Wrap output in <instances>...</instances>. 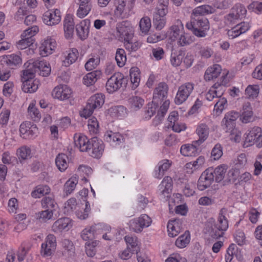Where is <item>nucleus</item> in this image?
<instances>
[{
    "mask_svg": "<svg viewBox=\"0 0 262 262\" xmlns=\"http://www.w3.org/2000/svg\"><path fill=\"white\" fill-rule=\"evenodd\" d=\"M186 27L196 36L204 37L207 35L206 31L209 29V24L204 16L191 14L190 21L186 24Z\"/></svg>",
    "mask_w": 262,
    "mask_h": 262,
    "instance_id": "f257e3e1",
    "label": "nucleus"
},
{
    "mask_svg": "<svg viewBox=\"0 0 262 262\" xmlns=\"http://www.w3.org/2000/svg\"><path fill=\"white\" fill-rule=\"evenodd\" d=\"M227 213L226 208H223L221 209L217 221L212 226L210 231V235L212 238L217 239L222 237L228 228V221L225 216Z\"/></svg>",
    "mask_w": 262,
    "mask_h": 262,
    "instance_id": "f03ea898",
    "label": "nucleus"
},
{
    "mask_svg": "<svg viewBox=\"0 0 262 262\" xmlns=\"http://www.w3.org/2000/svg\"><path fill=\"white\" fill-rule=\"evenodd\" d=\"M104 102V96L102 94H96L89 99L86 106L80 113L81 117L85 118L90 116L94 110L100 107Z\"/></svg>",
    "mask_w": 262,
    "mask_h": 262,
    "instance_id": "7ed1b4c3",
    "label": "nucleus"
},
{
    "mask_svg": "<svg viewBox=\"0 0 262 262\" xmlns=\"http://www.w3.org/2000/svg\"><path fill=\"white\" fill-rule=\"evenodd\" d=\"M127 80L124 75L119 72L114 73L109 78L106 83V89L108 93H113L122 86H125Z\"/></svg>",
    "mask_w": 262,
    "mask_h": 262,
    "instance_id": "20e7f679",
    "label": "nucleus"
},
{
    "mask_svg": "<svg viewBox=\"0 0 262 262\" xmlns=\"http://www.w3.org/2000/svg\"><path fill=\"white\" fill-rule=\"evenodd\" d=\"M33 74L30 71H24L21 89L24 92L34 93L38 89L39 81L33 79Z\"/></svg>",
    "mask_w": 262,
    "mask_h": 262,
    "instance_id": "39448f33",
    "label": "nucleus"
},
{
    "mask_svg": "<svg viewBox=\"0 0 262 262\" xmlns=\"http://www.w3.org/2000/svg\"><path fill=\"white\" fill-rule=\"evenodd\" d=\"M194 85L192 82H186L178 88L174 98V102L180 105L185 102L194 90Z\"/></svg>",
    "mask_w": 262,
    "mask_h": 262,
    "instance_id": "423d86ee",
    "label": "nucleus"
},
{
    "mask_svg": "<svg viewBox=\"0 0 262 262\" xmlns=\"http://www.w3.org/2000/svg\"><path fill=\"white\" fill-rule=\"evenodd\" d=\"M117 30L119 40L124 42L133 39L134 30L129 21H123L118 23Z\"/></svg>",
    "mask_w": 262,
    "mask_h": 262,
    "instance_id": "0eeeda50",
    "label": "nucleus"
},
{
    "mask_svg": "<svg viewBox=\"0 0 262 262\" xmlns=\"http://www.w3.org/2000/svg\"><path fill=\"white\" fill-rule=\"evenodd\" d=\"M168 86L165 82H160L155 88L154 94L153 98L154 102L163 104L165 101H168L170 104L169 100H168Z\"/></svg>",
    "mask_w": 262,
    "mask_h": 262,
    "instance_id": "6e6552de",
    "label": "nucleus"
},
{
    "mask_svg": "<svg viewBox=\"0 0 262 262\" xmlns=\"http://www.w3.org/2000/svg\"><path fill=\"white\" fill-rule=\"evenodd\" d=\"M56 237L53 234L48 235L41 244V255L44 257L52 255L56 249Z\"/></svg>",
    "mask_w": 262,
    "mask_h": 262,
    "instance_id": "1a4fd4ad",
    "label": "nucleus"
},
{
    "mask_svg": "<svg viewBox=\"0 0 262 262\" xmlns=\"http://www.w3.org/2000/svg\"><path fill=\"white\" fill-rule=\"evenodd\" d=\"M212 167L206 169L201 175L198 181V188L203 191L209 187L214 180V175L212 174Z\"/></svg>",
    "mask_w": 262,
    "mask_h": 262,
    "instance_id": "9d476101",
    "label": "nucleus"
},
{
    "mask_svg": "<svg viewBox=\"0 0 262 262\" xmlns=\"http://www.w3.org/2000/svg\"><path fill=\"white\" fill-rule=\"evenodd\" d=\"M20 136L24 139H31L36 136L38 128L36 125H31L30 122L23 123L19 127Z\"/></svg>",
    "mask_w": 262,
    "mask_h": 262,
    "instance_id": "9b49d317",
    "label": "nucleus"
},
{
    "mask_svg": "<svg viewBox=\"0 0 262 262\" xmlns=\"http://www.w3.org/2000/svg\"><path fill=\"white\" fill-rule=\"evenodd\" d=\"M45 24L48 26H53L58 24L61 20L60 12L56 9L50 10L46 12L42 16Z\"/></svg>",
    "mask_w": 262,
    "mask_h": 262,
    "instance_id": "f8f14e48",
    "label": "nucleus"
},
{
    "mask_svg": "<svg viewBox=\"0 0 262 262\" xmlns=\"http://www.w3.org/2000/svg\"><path fill=\"white\" fill-rule=\"evenodd\" d=\"M72 94L71 89L67 85L63 84L56 86L52 92V95L55 98L62 101L69 99Z\"/></svg>",
    "mask_w": 262,
    "mask_h": 262,
    "instance_id": "ddd939ff",
    "label": "nucleus"
},
{
    "mask_svg": "<svg viewBox=\"0 0 262 262\" xmlns=\"http://www.w3.org/2000/svg\"><path fill=\"white\" fill-rule=\"evenodd\" d=\"M56 45L54 39L47 37L39 47L40 55L42 57H46L51 54L55 50Z\"/></svg>",
    "mask_w": 262,
    "mask_h": 262,
    "instance_id": "4468645a",
    "label": "nucleus"
},
{
    "mask_svg": "<svg viewBox=\"0 0 262 262\" xmlns=\"http://www.w3.org/2000/svg\"><path fill=\"white\" fill-rule=\"evenodd\" d=\"M260 133H261L260 127L255 126L249 129L248 132L245 134L246 137L243 143L244 147H248L254 144L256 138L259 137Z\"/></svg>",
    "mask_w": 262,
    "mask_h": 262,
    "instance_id": "2eb2a0df",
    "label": "nucleus"
},
{
    "mask_svg": "<svg viewBox=\"0 0 262 262\" xmlns=\"http://www.w3.org/2000/svg\"><path fill=\"white\" fill-rule=\"evenodd\" d=\"M75 145L82 152H86L91 150V139L90 140L84 135H75L74 136Z\"/></svg>",
    "mask_w": 262,
    "mask_h": 262,
    "instance_id": "dca6fc26",
    "label": "nucleus"
},
{
    "mask_svg": "<svg viewBox=\"0 0 262 262\" xmlns=\"http://www.w3.org/2000/svg\"><path fill=\"white\" fill-rule=\"evenodd\" d=\"M71 220L68 217H62L55 221L52 226V230L55 233L68 231L72 227Z\"/></svg>",
    "mask_w": 262,
    "mask_h": 262,
    "instance_id": "f3484780",
    "label": "nucleus"
},
{
    "mask_svg": "<svg viewBox=\"0 0 262 262\" xmlns=\"http://www.w3.org/2000/svg\"><path fill=\"white\" fill-rule=\"evenodd\" d=\"M91 154L90 155L95 158H100L104 150V144L102 140L97 137L91 138Z\"/></svg>",
    "mask_w": 262,
    "mask_h": 262,
    "instance_id": "a211bd4d",
    "label": "nucleus"
},
{
    "mask_svg": "<svg viewBox=\"0 0 262 262\" xmlns=\"http://www.w3.org/2000/svg\"><path fill=\"white\" fill-rule=\"evenodd\" d=\"M194 51L203 59H207L213 55V49L207 46L203 45L201 43H196L193 46Z\"/></svg>",
    "mask_w": 262,
    "mask_h": 262,
    "instance_id": "6ab92c4d",
    "label": "nucleus"
},
{
    "mask_svg": "<svg viewBox=\"0 0 262 262\" xmlns=\"http://www.w3.org/2000/svg\"><path fill=\"white\" fill-rule=\"evenodd\" d=\"M239 117V120L244 123L250 122L254 120L253 113L249 102H245L243 104L241 114Z\"/></svg>",
    "mask_w": 262,
    "mask_h": 262,
    "instance_id": "aec40b11",
    "label": "nucleus"
},
{
    "mask_svg": "<svg viewBox=\"0 0 262 262\" xmlns=\"http://www.w3.org/2000/svg\"><path fill=\"white\" fill-rule=\"evenodd\" d=\"M172 181L170 177H165L159 186V192L162 198L168 197L172 190Z\"/></svg>",
    "mask_w": 262,
    "mask_h": 262,
    "instance_id": "412c9836",
    "label": "nucleus"
},
{
    "mask_svg": "<svg viewBox=\"0 0 262 262\" xmlns=\"http://www.w3.org/2000/svg\"><path fill=\"white\" fill-rule=\"evenodd\" d=\"M90 23V19H85L76 26L77 34L82 40L85 39L88 37Z\"/></svg>",
    "mask_w": 262,
    "mask_h": 262,
    "instance_id": "4be33fe9",
    "label": "nucleus"
},
{
    "mask_svg": "<svg viewBox=\"0 0 262 262\" xmlns=\"http://www.w3.org/2000/svg\"><path fill=\"white\" fill-rule=\"evenodd\" d=\"M195 132L199 138L194 141V143L200 145L208 137L209 128L205 123H200L197 126Z\"/></svg>",
    "mask_w": 262,
    "mask_h": 262,
    "instance_id": "5701e85b",
    "label": "nucleus"
},
{
    "mask_svg": "<svg viewBox=\"0 0 262 262\" xmlns=\"http://www.w3.org/2000/svg\"><path fill=\"white\" fill-rule=\"evenodd\" d=\"M222 71L221 66L219 64H213L207 68L204 74V79L207 81L213 80L217 78Z\"/></svg>",
    "mask_w": 262,
    "mask_h": 262,
    "instance_id": "b1692460",
    "label": "nucleus"
},
{
    "mask_svg": "<svg viewBox=\"0 0 262 262\" xmlns=\"http://www.w3.org/2000/svg\"><path fill=\"white\" fill-rule=\"evenodd\" d=\"M28 68L26 70L30 71L34 75L35 73L39 74L42 68H44L43 65L45 66L47 65L48 62L43 60L41 61L32 59L28 61Z\"/></svg>",
    "mask_w": 262,
    "mask_h": 262,
    "instance_id": "393cba45",
    "label": "nucleus"
},
{
    "mask_svg": "<svg viewBox=\"0 0 262 262\" xmlns=\"http://www.w3.org/2000/svg\"><path fill=\"white\" fill-rule=\"evenodd\" d=\"M63 28L66 38L72 37L74 29V23L72 16L68 14L65 17L63 20Z\"/></svg>",
    "mask_w": 262,
    "mask_h": 262,
    "instance_id": "a878e982",
    "label": "nucleus"
},
{
    "mask_svg": "<svg viewBox=\"0 0 262 262\" xmlns=\"http://www.w3.org/2000/svg\"><path fill=\"white\" fill-rule=\"evenodd\" d=\"M227 77V74H223L221 77V81L220 82L215 83L212 86V88L214 89V91L216 94V98L222 97V96L225 92V86L228 82Z\"/></svg>",
    "mask_w": 262,
    "mask_h": 262,
    "instance_id": "bb28decb",
    "label": "nucleus"
},
{
    "mask_svg": "<svg viewBox=\"0 0 262 262\" xmlns=\"http://www.w3.org/2000/svg\"><path fill=\"white\" fill-rule=\"evenodd\" d=\"M167 231L170 237H175L181 231L180 222L178 220H171L167 224Z\"/></svg>",
    "mask_w": 262,
    "mask_h": 262,
    "instance_id": "cd10ccee",
    "label": "nucleus"
},
{
    "mask_svg": "<svg viewBox=\"0 0 262 262\" xmlns=\"http://www.w3.org/2000/svg\"><path fill=\"white\" fill-rule=\"evenodd\" d=\"M227 166L225 164L220 165L217 166L215 169L212 168V174L214 175V179L217 183L220 182L225 177L227 172Z\"/></svg>",
    "mask_w": 262,
    "mask_h": 262,
    "instance_id": "c85d7f7f",
    "label": "nucleus"
},
{
    "mask_svg": "<svg viewBox=\"0 0 262 262\" xmlns=\"http://www.w3.org/2000/svg\"><path fill=\"white\" fill-rule=\"evenodd\" d=\"M101 75V72L100 71H94L92 72L88 73L83 78V83L90 86L95 83L98 79L100 78Z\"/></svg>",
    "mask_w": 262,
    "mask_h": 262,
    "instance_id": "c756f323",
    "label": "nucleus"
},
{
    "mask_svg": "<svg viewBox=\"0 0 262 262\" xmlns=\"http://www.w3.org/2000/svg\"><path fill=\"white\" fill-rule=\"evenodd\" d=\"M168 108L169 102L168 101H165L163 104L161 105L157 116L153 120V124L155 126H157L162 122Z\"/></svg>",
    "mask_w": 262,
    "mask_h": 262,
    "instance_id": "7c9ffc66",
    "label": "nucleus"
},
{
    "mask_svg": "<svg viewBox=\"0 0 262 262\" xmlns=\"http://www.w3.org/2000/svg\"><path fill=\"white\" fill-rule=\"evenodd\" d=\"M183 25L181 21L178 22V25L171 27L168 37L172 41L177 40L183 32Z\"/></svg>",
    "mask_w": 262,
    "mask_h": 262,
    "instance_id": "2f4dec72",
    "label": "nucleus"
},
{
    "mask_svg": "<svg viewBox=\"0 0 262 262\" xmlns=\"http://www.w3.org/2000/svg\"><path fill=\"white\" fill-rule=\"evenodd\" d=\"M171 165V162L168 160H163L158 163V169L155 171L156 178L161 179L164 175V172L169 169Z\"/></svg>",
    "mask_w": 262,
    "mask_h": 262,
    "instance_id": "473e14b6",
    "label": "nucleus"
},
{
    "mask_svg": "<svg viewBox=\"0 0 262 262\" xmlns=\"http://www.w3.org/2000/svg\"><path fill=\"white\" fill-rule=\"evenodd\" d=\"M215 9L213 7L210 5H204L199 6L194 9L191 14L199 15L200 16H204L205 15L212 14L214 13Z\"/></svg>",
    "mask_w": 262,
    "mask_h": 262,
    "instance_id": "72a5a7b5",
    "label": "nucleus"
},
{
    "mask_svg": "<svg viewBox=\"0 0 262 262\" xmlns=\"http://www.w3.org/2000/svg\"><path fill=\"white\" fill-rule=\"evenodd\" d=\"M198 146V144L194 143V141L191 145H183L181 147L180 152L184 156H194L197 152Z\"/></svg>",
    "mask_w": 262,
    "mask_h": 262,
    "instance_id": "f704fd0d",
    "label": "nucleus"
},
{
    "mask_svg": "<svg viewBox=\"0 0 262 262\" xmlns=\"http://www.w3.org/2000/svg\"><path fill=\"white\" fill-rule=\"evenodd\" d=\"M216 98L217 100L214 105L213 111L215 114L219 116L223 113L224 110L227 108L228 103L226 98L225 97Z\"/></svg>",
    "mask_w": 262,
    "mask_h": 262,
    "instance_id": "c9c22d12",
    "label": "nucleus"
},
{
    "mask_svg": "<svg viewBox=\"0 0 262 262\" xmlns=\"http://www.w3.org/2000/svg\"><path fill=\"white\" fill-rule=\"evenodd\" d=\"M78 178L77 175H74L70 178L64 185V191L67 195L71 194L75 189L78 183Z\"/></svg>",
    "mask_w": 262,
    "mask_h": 262,
    "instance_id": "e433bc0d",
    "label": "nucleus"
},
{
    "mask_svg": "<svg viewBox=\"0 0 262 262\" xmlns=\"http://www.w3.org/2000/svg\"><path fill=\"white\" fill-rule=\"evenodd\" d=\"M68 156L64 154H59L57 156L55 163L60 171H64L67 168L68 166Z\"/></svg>",
    "mask_w": 262,
    "mask_h": 262,
    "instance_id": "4c0bfd02",
    "label": "nucleus"
},
{
    "mask_svg": "<svg viewBox=\"0 0 262 262\" xmlns=\"http://www.w3.org/2000/svg\"><path fill=\"white\" fill-rule=\"evenodd\" d=\"M5 61L7 64L12 69L21 63V57L17 54H11L6 56Z\"/></svg>",
    "mask_w": 262,
    "mask_h": 262,
    "instance_id": "58836bf2",
    "label": "nucleus"
},
{
    "mask_svg": "<svg viewBox=\"0 0 262 262\" xmlns=\"http://www.w3.org/2000/svg\"><path fill=\"white\" fill-rule=\"evenodd\" d=\"M130 79L133 84L132 89H135L138 87L140 81V73L138 68L134 67L130 69Z\"/></svg>",
    "mask_w": 262,
    "mask_h": 262,
    "instance_id": "ea45409f",
    "label": "nucleus"
},
{
    "mask_svg": "<svg viewBox=\"0 0 262 262\" xmlns=\"http://www.w3.org/2000/svg\"><path fill=\"white\" fill-rule=\"evenodd\" d=\"M116 6L115 14L121 17H125L126 15L125 2L124 0H115Z\"/></svg>",
    "mask_w": 262,
    "mask_h": 262,
    "instance_id": "a19ab883",
    "label": "nucleus"
},
{
    "mask_svg": "<svg viewBox=\"0 0 262 262\" xmlns=\"http://www.w3.org/2000/svg\"><path fill=\"white\" fill-rule=\"evenodd\" d=\"M105 139L107 142H113L119 144L123 140L122 136L118 133H113L112 131H107L104 135Z\"/></svg>",
    "mask_w": 262,
    "mask_h": 262,
    "instance_id": "79ce46f5",
    "label": "nucleus"
},
{
    "mask_svg": "<svg viewBox=\"0 0 262 262\" xmlns=\"http://www.w3.org/2000/svg\"><path fill=\"white\" fill-rule=\"evenodd\" d=\"M124 239L127 244V248L130 249L132 252H135L136 254H138L140 248L138 245L137 238L129 236H125Z\"/></svg>",
    "mask_w": 262,
    "mask_h": 262,
    "instance_id": "37998d69",
    "label": "nucleus"
},
{
    "mask_svg": "<svg viewBox=\"0 0 262 262\" xmlns=\"http://www.w3.org/2000/svg\"><path fill=\"white\" fill-rule=\"evenodd\" d=\"M50 192V188L47 185H39L37 186L31 193V195L34 198H39L41 196L48 194Z\"/></svg>",
    "mask_w": 262,
    "mask_h": 262,
    "instance_id": "c03bdc74",
    "label": "nucleus"
},
{
    "mask_svg": "<svg viewBox=\"0 0 262 262\" xmlns=\"http://www.w3.org/2000/svg\"><path fill=\"white\" fill-rule=\"evenodd\" d=\"M144 101L140 97L132 96L128 99V103L133 111H137L143 105Z\"/></svg>",
    "mask_w": 262,
    "mask_h": 262,
    "instance_id": "a18cd8bd",
    "label": "nucleus"
},
{
    "mask_svg": "<svg viewBox=\"0 0 262 262\" xmlns=\"http://www.w3.org/2000/svg\"><path fill=\"white\" fill-rule=\"evenodd\" d=\"M78 50L75 48L72 49L68 53V56L63 60V64L66 67H68L70 64L74 63L78 57Z\"/></svg>",
    "mask_w": 262,
    "mask_h": 262,
    "instance_id": "49530a36",
    "label": "nucleus"
},
{
    "mask_svg": "<svg viewBox=\"0 0 262 262\" xmlns=\"http://www.w3.org/2000/svg\"><path fill=\"white\" fill-rule=\"evenodd\" d=\"M115 59L118 66L122 67L126 61L125 51L123 49H118L116 51Z\"/></svg>",
    "mask_w": 262,
    "mask_h": 262,
    "instance_id": "de8ad7c7",
    "label": "nucleus"
},
{
    "mask_svg": "<svg viewBox=\"0 0 262 262\" xmlns=\"http://www.w3.org/2000/svg\"><path fill=\"white\" fill-rule=\"evenodd\" d=\"M94 227L84 229L81 232V237L84 241H93L95 238Z\"/></svg>",
    "mask_w": 262,
    "mask_h": 262,
    "instance_id": "09e8293b",
    "label": "nucleus"
},
{
    "mask_svg": "<svg viewBox=\"0 0 262 262\" xmlns=\"http://www.w3.org/2000/svg\"><path fill=\"white\" fill-rule=\"evenodd\" d=\"M190 242V235L186 232L179 236L176 241V245L180 248L185 247Z\"/></svg>",
    "mask_w": 262,
    "mask_h": 262,
    "instance_id": "8fccbe9b",
    "label": "nucleus"
},
{
    "mask_svg": "<svg viewBox=\"0 0 262 262\" xmlns=\"http://www.w3.org/2000/svg\"><path fill=\"white\" fill-rule=\"evenodd\" d=\"M28 112L30 117L34 121H38L40 120L41 114L33 103L30 104L28 108Z\"/></svg>",
    "mask_w": 262,
    "mask_h": 262,
    "instance_id": "3c124183",
    "label": "nucleus"
},
{
    "mask_svg": "<svg viewBox=\"0 0 262 262\" xmlns=\"http://www.w3.org/2000/svg\"><path fill=\"white\" fill-rule=\"evenodd\" d=\"M159 104V103L154 102L153 100L151 103H149L146 107L145 118L148 119H150L156 112Z\"/></svg>",
    "mask_w": 262,
    "mask_h": 262,
    "instance_id": "603ef678",
    "label": "nucleus"
},
{
    "mask_svg": "<svg viewBox=\"0 0 262 262\" xmlns=\"http://www.w3.org/2000/svg\"><path fill=\"white\" fill-rule=\"evenodd\" d=\"M98 241H94L92 242H87L85 243V251L88 256L93 257L96 254V247L98 244Z\"/></svg>",
    "mask_w": 262,
    "mask_h": 262,
    "instance_id": "864d4df0",
    "label": "nucleus"
},
{
    "mask_svg": "<svg viewBox=\"0 0 262 262\" xmlns=\"http://www.w3.org/2000/svg\"><path fill=\"white\" fill-rule=\"evenodd\" d=\"M231 10L241 19L245 17L247 13V10L246 9L245 7L241 4H235L232 8Z\"/></svg>",
    "mask_w": 262,
    "mask_h": 262,
    "instance_id": "5fc2aeb1",
    "label": "nucleus"
},
{
    "mask_svg": "<svg viewBox=\"0 0 262 262\" xmlns=\"http://www.w3.org/2000/svg\"><path fill=\"white\" fill-rule=\"evenodd\" d=\"M139 26L141 32L147 34L151 27L150 18L147 16L142 18L140 21Z\"/></svg>",
    "mask_w": 262,
    "mask_h": 262,
    "instance_id": "6e6d98bb",
    "label": "nucleus"
},
{
    "mask_svg": "<svg viewBox=\"0 0 262 262\" xmlns=\"http://www.w3.org/2000/svg\"><path fill=\"white\" fill-rule=\"evenodd\" d=\"M177 40L178 45L181 46L189 45L193 42V40L190 35L185 33L184 31H183Z\"/></svg>",
    "mask_w": 262,
    "mask_h": 262,
    "instance_id": "4d7b16f0",
    "label": "nucleus"
},
{
    "mask_svg": "<svg viewBox=\"0 0 262 262\" xmlns=\"http://www.w3.org/2000/svg\"><path fill=\"white\" fill-rule=\"evenodd\" d=\"M92 8L91 4H79V9L77 12V15L79 18H83L86 16Z\"/></svg>",
    "mask_w": 262,
    "mask_h": 262,
    "instance_id": "13d9d810",
    "label": "nucleus"
},
{
    "mask_svg": "<svg viewBox=\"0 0 262 262\" xmlns=\"http://www.w3.org/2000/svg\"><path fill=\"white\" fill-rule=\"evenodd\" d=\"M34 41V38L21 37V39L17 43L16 46L18 49H26L32 46Z\"/></svg>",
    "mask_w": 262,
    "mask_h": 262,
    "instance_id": "bf43d9fd",
    "label": "nucleus"
},
{
    "mask_svg": "<svg viewBox=\"0 0 262 262\" xmlns=\"http://www.w3.org/2000/svg\"><path fill=\"white\" fill-rule=\"evenodd\" d=\"M166 17L154 15L153 23L155 28L158 30H161L166 24Z\"/></svg>",
    "mask_w": 262,
    "mask_h": 262,
    "instance_id": "052dcab7",
    "label": "nucleus"
},
{
    "mask_svg": "<svg viewBox=\"0 0 262 262\" xmlns=\"http://www.w3.org/2000/svg\"><path fill=\"white\" fill-rule=\"evenodd\" d=\"M259 87L258 85H249L245 90V94L249 98H256L259 93Z\"/></svg>",
    "mask_w": 262,
    "mask_h": 262,
    "instance_id": "680f3d73",
    "label": "nucleus"
},
{
    "mask_svg": "<svg viewBox=\"0 0 262 262\" xmlns=\"http://www.w3.org/2000/svg\"><path fill=\"white\" fill-rule=\"evenodd\" d=\"M55 202L54 200L51 196H45L41 200V205L43 208L54 210V208L55 206Z\"/></svg>",
    "mask_w": 262,
    "mask_h": 262,
    "instance_id": "e2e57ef3",
    "label": "nucleus"
},
{
    "mask_svg": "<svg viewBox=\"0 0 262 262\" xmlns=\"http://www.w3.org/2000/svg\"><path fill=\"white\" fill-rule=\"evenodd\" d=\"M125 49L129 52H135L138 50L141 46V42L136 41H133L132 39L124 42Z\"/></svg>",
    "mask_w": 262,
    "mask_h": 262,
    "instance_id": "0e129e2a",
    "label": "nucleus"
},
{
    "mask_svg": "<svg viewBox=\"0 0 262 262\" xmlns=\"http://www.w3.org/2000/svg\"><path fill=\"white\" fill-rule=\"evenodd\" d=\"M53 215V210L45 209V210L39 211L36 213L37 219H41L43 221L50 220Z\"/></svg>",
    "mask_w": 262,
    "mask_h": 262,
    "instance_id": "69168bd1",
    "label": "nucleus"
},
{
    "mask_svg": "<svg viewBox=\"0 0 262 262\" xmlns=\"http://www.w3.org/2000/svg\"><path fill=\"white\" fill-rule=\"evenodd\" d=\"M39 30L38 27L36 26H34L31 27V28L26 29L24 32L21 34V37L25 38H33V36L35 35V34L38 32Z\"/></svg>",
    "mask_w": 262,
    "mask_h": 262,
    "instance_id": "338daca9",
    "label": "nucleus"
},
{
    "mask_svg": "<svg viewBox=\"0 0 262 262\" xmlns=\"http://www.w3.org/2000/svg\"><path fill=\"white\" fill-rule=\"evenodd\" d=\"M88 128L90 132L93 134H96L98 131L99 124L97 119L93 117L88 121Z\"/></svg>",
    "mask_w": 262,
    "mask_h": 262,
    "instance_id": "774afa93",
    "label": "nucleus"
}]
</instances>
